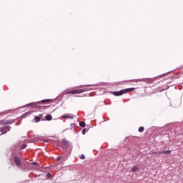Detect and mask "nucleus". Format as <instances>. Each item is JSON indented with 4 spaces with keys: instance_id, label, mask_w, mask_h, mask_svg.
<instances>
[{
    "instance_id": "1",
    "label": "nucleus",
    "mask_w": 183,
    "mask_h": 183,
    "mask_svg": "<svg viewBox=\"0 0 183 183\" xmlns=\"http://www.w3.org/2000/svg\"><path fill=\"white\" fill-rule=\"evenodd\" d=\"M134 90V88L124 89L118 92H112L113 95L115 97H120V95H124V94H127V92H132Z\"/></svg>"
},
{
    "instance_id": "2",
    "label": "nucleus",
    "mask_w": 183,
    "mask_h": 183,
    "mask_svg": "<svg viewBox=\"0 0 183 183\" xmlns=\"http://www.w3.org/2000/svg\"><path fill=\"white\" fill-rule=\"evenodd\" d=\"M41 102H49V99L41 100ZM41 102H34V103H30L27 105L32 107L33 108H37L38 109H39V108H42V109H44V108H45V107L38 106V104H40Z\"/></svg>"
},
{
    "instance_id": "3",
    "label": "nucleus",
    "mask_w": 183,
    "mask_h": 183,
    "mask_svg": "<svg viewBox=\"0 0 183 183\" xmlns=\"http://www.w3.org/2000/svg\"><path fill=\"white\" fill-rule=\"evenodd\" d=\"M11 129H12L11 126H3L0 127V132H1V135H5V134H6V132H9Z\"/></svg>"
},
{
    "instance_id": "4",
    "label": "nucleus",
    "mask_w": 183,
    "mask_h": 183,
    "mask_svg": "<svg viewBox=\"0 0 183 183\" xmlns=\"http://www.w3.org/2000/svg\"><path fill=\"white\" fill-rule=\"evenodd\" d=\"M13 160L15 164L18 167H22V162H21V158L16 155H14L13 157Z\"/></svg>"
},
{
    "instance_id": "5",
    "label": "nucleus",
    "mask_w": 183,
    "mask_h": 183,
    "mask_svg": "<svg viewBox=\"0 0 183 183\" xmlns=\"http://www.w3.org/2000/svg\"><path fill=\"white\" fill-rule=\"evenodd\" d=\"M0 125H3V127H8V119H3L0 121Z\"/></svg>"
},
{
    "instance_id": "6",
    "label": "nucleus",
    "mask_w": 183,
    "mask_h": 183,
    "mask_svg": "<svg viewBox=\"0 0 183 183\" xmlns=\"http://www.w3.org/2000/svg\"><path fill=\"white\" fill-rule=\"evenodd\" d=\"M61 118H64V119H74V117L69 115H63Z\"/></svg>"
},
{
    "instance_id": "7",
    "label": "nucleus",
    "mask_w": 183,
    "mask_h": 183,
    "mask_svg": "<svg viewBox=\"0 0 183 183\" xmlns=\"http://www.w3.org/2000/svg\"><path fill=\"white\" fill-rule=\"evenodd\" d=\"M84 86H98V84H95V85H92V84L81 85V86H79L78 88H84Z\"/></svg>"
},
{
    "instance_id": "8",
    "label": "nucleus",
    "mask_w": 183,
    "mask_h": 183,
    "mask_svg": "<svg viewBox=\"0 0 183 183\" xmlns=\"http://www.w3.org/2000/svg\"><path fill=\"white\" fill-rule=\"evenodd\" d=\"M92 89H96V88L80 89V94H82V92H86V91H92Z\"/></svg>"
},
{
    "instance_id": "9",
    "label": "nucleus",
    "mask_w": 183,
    "mask_h": 183,
    "mask_svg": "<svg viewBox=\"0 0 183 183\" xmlns=\"http://www.w3.org/2000/svg\"><path fill=\"white\" fill-rule=\"evenodd\" d=\"M137 171H139V167L137 166H134L132 169V172H137Z\"/></svg>"
},
{
    "instance_id": "10",
    "label": "nucleus",
    "mask_w": 183,
    "mask_h": 183,
    "mask_svg": "<svg viewBox=\"0 0 183 183\" xmlns=\"http://www.w3.org/2000/svg\"><path fill=\"white\" fill-rule=\"evenodd\" d=\"M46 121H51L52 120V116L51 114L45 116Z\"/></svg>"
},
{
    "instance_id": "11",
    "label": "nucleus",
    "mask_w": 183,
    "mask_h": 183,
    "mask_svg": "<svg viewBox=\"0 0 183 183\" xmlns=\"http://www.w3.org/2000/svg\"><path fill=\"white\" fill-rule=\"evenodd\" d=\"M171 150H163L164 155H169L171 154Z\"/></svg>"
},
{
    "instance_id": "12",
    "label": "nucleus",
    "mask_w": 183,
    "mask_h": 183,
    "mask_svg": "<svg viewBox=\"0 0 183 183\" xmlns=\"http://www.w3.org/2000/svg\"><path fill=\"white\" fill-rule=\"evenodd\" d=\"M86 125V124H85L84 122H79V126L81 127V128H85Z\"/></svg>"
},
{
    "instance_id": "13",
    "label": "nucleus",
    "mask_w": 183,
    "mask_h": 183,
    "mask_svg": "<svg viewBox=\"0 0 183 183\" xmlns=\"http://www.w3.org/2000/svg\"><path fill=\"white\" fill-rule=\"evenodd\" d=\"M34 121H35V122H39L41 121V119L39 118V117L36 116L34 117Z\"/></svg>"
},
{
    "instance_id": "14",
    "label": "nucleus",
    "mask_w": 183,
    "mask_h": 183,
    "mask_svg": "<svg viewBox=\"0 0 183 183\" xmlns=\"http://www.w3.org/2000/svg\"><path fill=\"white\" fill-rule=\"evenodd\" d=\"M63 144H64L66 147H69V143L66 139H64V140H63Z\"/></svg>"
},
{
    "instance_id": "15",
    "label": "nucleus",
    "mask_w": 183,
    "mask_h": 183,
    "mask_svg": "<svg viewBox=\"0 0 183 183\" xmlns=\"http://www.w3.org/2000/svg\"><path fill=\"white\" fill-rule=\"evenodd\" d=\"M73 94H81L80 89H74L73 90Z\"/></svg>"
},
{
    "instance_id": "16",
    "label": "nucleus",
    "mask_w": 183,
    "mask_h": 183,
    "mask_svg": "<svg viewBox=\"0 0 183 183\" xmlns=\"http://www.w3.org/2000/svg\"><path fill=\"white\" fill-rule=\"evenodd\" d=\"M145 128L144 127H140L138 129L139 132H144Z\"/></svg>"
},
{
    "instance_id": "17",
    "label": "nucleus",
    "mask_w": 183,
    "mask_h": 183,
    "mask_svg": "<svg viewBox=\"0 0 183 183\" xmlns=\"http://www.w3.org/2000/svg\"><path fill=\"white\" fill-rule=\"evenodd\" d=\"M7 122L9 125H11V124H14V122H15V119L7 120Z\"/></svg>"
},
{
    "instance_id": "18",
    "label": "nucleus",
    "mask_w": 183,
    "mask_h": 183,
    "mask_svg": "<svg viewBox=\"0 0 183 183\" xmlns=\"http://www.w3.org/2000/svg\"><path fill=\"white\" fill-rule=\"evenodd\" d=\"M69 94H74V90H71V91H66V95H68Z\"/></svg>"
},
{
    "instance_id": "19",
    "label": "nucleus",
    "mask_w": 183,
    "mask_h": 183,
    "mask_svg": "<svg viewBox=\"0 0 183 183\" xmlns=\"http://www.w3.org/2000/svg\"><path fill=\"white\" fill-rule=\"evenodd\" d=\"M86 132H88V129H84L82 130V134H83V135H85V134H86Z\"/></svg>"
},
{
    "instance_id": "20",
    "label": "nucleus",
    "mask_w": 183,
    "mask_h": 183,
    "mask_svg": "<svg viewBox=\"0 0 183 183\" xmlns=\"http://www.w3.org/2000/svg\"><path fill=\"white\" fill-rule=\"evenodd\" d=\"M46 178H52V174L51 173H47Z\"/></svg>"
},
{
    "instance_id": "21",
    "label": "nucleus",
    "mask_w": 183,
    "mask_h": 183,
    "mask_svg": "<svg viewBox=\"0 0 183 183\" xmlns=\"http://www.w3.org/2000/svg\"><path fill=\"white\" fill-rule=\"evenodd\" d=\"M26 147H28V145L26 144H23L21 147V149H25V148H26Z\"/></svg>"
},
{
    "instance_id": "22",
    "label": "nucleus",
    "mask_w": 183,
    "mask_h": 183,
    "mask_svg": "<svg viewBox=\"0 0 183 183\" xmlns=\"http://www.w3.org/2000/svg\"><path fill=\"white\" fill-rule=\"evenodd\" d=\"M80 159H85V155H84V154L81 155Z\"/></svg>"
},
{
    "instance_id": "23",
    "label": "nucleus",
    "mask_w": 183,
    "mask_h": 183,
    "mask_svg": "<svg viewBox=\"0 0 183 183\" xmlns=\"http://www.w3.org/2000/svg\"><path fill=\"white\" fill-rule=\"evenodd\" d=\"M29 113H26L22 115V118H26V115H28Z\"/></svg>"
},
{
    "instance_id": "24",
    "label": "nucleus",
    "mask_w": 183,
    "mask_h": 183,
    "mask_svg": "<svg viewBox=\"0 0 183 183\" xmlns=\"http://www.w3.org/2000/svg\"><path fill=\"white\" fill-rule=\"evenodd\" d=\"M62 159V157H57L56 161H61Z\"/></svg>"
},
{
    "instance_id": "25",
    "label": "nucleus",
    "mask_w": 183,
    "mask_h": 183,
    "mask_svg": "<svg viewBox=\"0 0 183 183\" xmlns=\"http://www.w3.org/2000/svg\"><path fill=\"white\" fill-rule=\"evenodd\" d=\"M71 128H75V124H71Z\"/></svg>"
},
{
    "instance_id": "26",
    "label": "nucleus",
    "mask_w": 183,
    "mask_h": 183,
    "mask_svg": "<svg viewBox=\"0 0 183 183\" xmlns=\"http://www.w3.org/2000/svg\"><path fill=\"white\" fill-rule=\"evenodd\" d=\"M31 164H32V165H36V166L38 165V163H36V162H34Z\"/></svg>"
},
{
    "instance_id": "27",
    "label": "nucleus",
    "mask_w": 183,
    "mask_h": 183,
    "mask_svg": "<svg viewBox=\"0 0 183 183\" xmlns=\"http://www.w3.org/2000/svg\"><path fill=\"white\" fill-rule=\"evenodd\" d=\"M158 154H164V150L159 151Z\"/></svg>"
},
{
    "instance_id": "28",
    "label": "nucleus",
    "mask_w": 183,
    "mask_h": 183,
    "mask_svg": "<svg viewBox=\"0 0 183 183\" xmlns=\"http://www.w3.org/2000/svg\"><path fill=\"white\" fill-rule=\"evenodd\" d=\"M76 97H81V96H75Z\"/></svg>"
},
{
    "instance_id": "29",
    "label": "nucleus",
    "mask_w": 183,
    "mask_h": 183,
    "mask_svg": "<svg viewBox=\"0 0 183 183\" xmlns=\"http://www.w3.org/2000/svg\"><path fill=\"white\" fill-rule=\"evenodd\" d=\"M165 74H163V76H164Z\"/></svg>"
}]
</instances>
